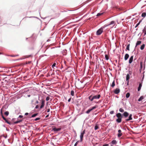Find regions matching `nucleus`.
Segmentation results:
<instances>
[{"label": "nucleus", "instance_id": "f257e3e1", "mask_svg": "<svg viewBox=\"0 0 146 146\" xmlns=\"http://www.w3.org/2000/svg\"><path fill=\"white\" fill-rule=\"evenodd\" d=\"M101 97L100 94H98L97 95L94 96H90L88 97L89 99L91 101H93L94 99H98Z\"/></svg>", "mask_w": 146, "mask_h": 146}, {"label": "nucleus", "instance_id": "f03ea898", "mask_svg": "<svg viewBox=\"0 0 146 146\" xmlns=\"http://www.w3.org/2000/svg\"><path fill=\"white\" fill-rule=\"evenodd\" d=\"M116 115L118 118L116 120V121L118 123H120L121 121V119L123 117L121 114L120 113H118L116 114Z\"/></svg>", "mask_w": 146, "mask_h": 146}, {"label": "nucleus", "instance_id": "7ed1b4c3", "mask_svg": "<svg viewBox=\"0 0 146 146\" xmlns=\"http://www.w3.org/2000/svg\"><path fill=\"white\" fill-rule=\"evenodd\" d=\"M103 27H101L96 32L97 35H100L103 32Z\"/></svg>", "mask_w": 146, "mask_h": 146}, {"label": "nucleus", "instance_id": "20e7f679", "mask_svg": "<svg viewBox=\"0 0 146 146\" xmlns=\"http://www.w3.org/2000/svg\"><path fill=\"white\" fill-rule=\"evenodd\" d=\"M97 108L96 105L92 107L91 108L89 109L86 112V113L88 114L91 111H92L93 110L96 109Z\"/></svg>", "mask_w": 146, "mask_h": 146}, {"label": "nucleus", "instance_id": "39448f33", "mask_svg": "<svg viewBox=\"0 0 146 146\" xmlns=\"http://www.w3.org/2000/svg\"><path fill=\"white\" fill-rule=\"evenodd\" d=\"M115 22L114 21H112L110 24L107 25L106 26H108L110 25H112V27H113L115 24Z\"/></svg>", "mask_w": 146, "mask_h": 146}, {"label": "nucleus", "instance_id": "423d86ee", "mask_svg": "<svg viewBox=\"0 0 146 146\" xmlns=\"http://www.w3.org/2000/svg\"><path fill=\"white\" fill-rule=\"evenodd\" d=\"M120 90L119 88H116L115 90H114V92L115 94H118L120 92Z\"/></svg>", "mask_w": 146, "mask_h": 146}, {"label": "nucleus", "instance_id": "0eeeda50", "mask_svg": "<svg viewBox=\"0 0 146 146\" xmlns=\"http://www.w3.org/2000/svg\"><path fill=\"white\" fill-rule=\"evenodd\" d=\"M61 129V128H56L55 127H54L52 128V130L55 132H57L60 131Z\"/></svg>", "mask_w": 146, "mask_h": 146}, {"label": "nucleus", "instance_id": "6e6552de", "mask_svg": "<svg viewBox=\"0 0 146 146\" xmlns=\"http://www.w3.org/2000/svg\"><path fill=\"white\" fill-rule=\"evenodd\" d=\"M45 101L44 100H42L41 103V105L40 107V109L42 108L44 106V105Z\"/></svg>", "mask_w": 146, "mask_h": 146}, {"label": "nucleus", "instance_id": "1a4fd4ad", "mask_svg": "<svg viewBox=\"0 0 146 146\" xmlns=\"http://www.w3.org/2000/svg\"><path fill=\"white\" fill-rule=\"evenodd\" d=\"M123 115L125 117H126L129 115V114L128 112L125 111L123 113Z\"/></svg>", "mask_w": 146, "mask_h": 146}, {"label": "nucleus", "instance_id": "9d476101", "mask_svg": "<svg viewBox=\"0 0 146 146\" xmlns=\"http://www.w3.org/2000/svg\"><path fill=\"white\" fill-rule=\"evenodd\" d=\"M118 132L119 133L117 135L118 137H120L122 135V133H121V130L119 129L118 130Z\"/></svg>", "mask_w": 146, "mask_h": 146}, {"label": "nucleus", "instance_id": "9b49d317", "mask_svg": "<svg viewBox=\"0 0 146 146\" xmlns=\"http://www.w3.org/2000/svg\"><path fill=\"white\" fill-rule=\"evenodd\" d=\"M133 56H132L130 58L129 60V64H131L133 60Z\"/></svg>", "mask_w": 146, "mask_h": 146}, {"label": "nucleus", "instance_id": "f8f14e48", "mask_svg": "<svg viewBox=\"0 0 146 146\" xmlns=\"http://www.w3.org/2000/svg\"><path fill=\"white\" fill-rule=\"evenodd\" d=\"M132 116V114H130L129 115L128 119H126V121H129V120H132V118L131 117Z\"/></svg>", "mask_w": 146, "mask_h": 146}, {"label": "nucleus", "instance_id": "ddd939ff", "mask_svg": "<svg viewBox=\"0 0 146 146\" xmlns=\"http://www.w3.org/2000/svg\"><path fill=\"white\" fill-rule=\"evenodd\" d=\"M3 119L5 120V122L7 123L8 124H11V123L10 122H9L7 119H6L4 117V116H3Z\"/></svg>", "mask_w": 146, "mask_h": 146}, {"label": "nucleus", "instance_id": "4468645a", "mask_svg": "<svg viewBox=\"0 0 146 146\" xmlns=\"http://www.w3.org/2000/svg\"><path fill=\"white\" fill-rule=\"evenodd\" d=\"M129 56V55L127 54H126L125 56L124 59L125 60H127Z\"/></svg>", "mask_w": 146, "mask_h": 146}, {"label": "nucleus", "instance_id": "2eb2a0df", "mask_svg": "<svg viewBox=\"0 0 146 146\" xmlns=\"http://www.w3.org/2000/svg\"><path fill=\"white\" fill-rule=\"evenodd\" d=\"M130 78V76L129 74H128L126 76V81H128V82H129V80Z\"/></svg>", "mask_w": 146, "mask_h": 146}, {"label": "nucleus", "instance_id": "dca6fc26", "mask_svg": "<svg viewBox=\"0 0 146 146\" xmlns=\"http://www.w3.org/2000/svg\"><path fill=\"white\" fill-rule=\"evenodd\" d=\"M84 134H83L81 133L80 136V140H81V142H82L83 140V138L84 137Z\"/></svg>", "mask_w": 146, "mask_h": 146}, {"label": "nucleus", "instance_id": "f3484780", "mask_svg": "<svg viewBox=\"0 0 146 146\" xmlns=\"http://www.w3.org/2000/svg\"><path fill=\"white\" fill-rule=\"evenodd\" d=\"M142 87V84L141 83H140L139 84V86L138 88V91H139L141 89V87Z\"/></svg>", "mask_w": 146, "mask_h": 146}, {"label": "nucleus", "instance_id": "a211bd4d", "mask_svg": "<svg viewBox=\"0 0 146 146\" xmlns=\"http://www.w3.org/2000/svg\"><path fill=\"white\" fill-rule=\"evenodd\" d=\"M141 43V41H138L136 43V47L138 45H140Z\"/></svg>", "mask_w": 146, "mask_h": 146}, {"label": "nucleus", "instance_id": "6ab92c4d", "mask_svg": "<svg viewBox=\"0 0 146 146\" xmlns=\"http://www.w3.org/2000/svg\"><path fill=\"white\" fill-rule=\"evenodd\" d=\"M144 97L143 96H141L138 99V101H140L142 100L143 99H144Z\"/></svg>", "mask_w": 146, "mask_h": 146}, {"label": "nucleus", "instance_id": "aec40b11", "mask_svg": "<svg viewBox=\"0 0 146 146\" xmlns=\"http://www.w3.org/2000/svg\"><path fill=\"white\" fill-rule=\"evenodd\" d=\"M145 45L144 44H142L141 46V47H140L141 49V50H143L144 49V48H145Z\"/></svg>", "mask_w": 146, "mask_h": 146}, {"label": "nucleus", "instance_id": "412c9836", "mask_svg": "<svg viewBox=\"0 0 146 146\" xmlns=\"http://www.w3.org/2000/svg\"><path fill=\"white\" fill-rule=\"evenodd\" d=\"M146 16V13H143L141 15V16L143 17H145Z\"/></svg>", "mask_w": 146, "mask_h": 146}, {"label": "nucleus", "instance_id": "4be33fe9", "mask_svg": "<svg viewBox=\"0 0 146 146\" xmlns=\"http://www.w3.org/2000/svg\"><path fill=\"white\" fill-rule=\"evenodd\" d=\"M115 85V81L113 80V82L112 84L111 85V87L113 88Z\"/></svg>", "mask_w": 146, "mask_h": 146}, {"label": "nucleus", "instance_id": "5701e85b", "mask_svg": "<svg viewBox=\"0 0 146 146\" xmlns=\"http://www.w3.org/2000/svg\"><path fill=\"white\" fill-rule=\"evenodd\" d=\"M143 32L144 33V35H146V28L145 27L144 29L143 30Z\"/></svg>", "mask_w": 146, "mask_h": 146}, {"label": "nucleus", "instance_id": "b1692460", "mask_svg": "<svg viewBox=\"0 0 146 146\" xmlns=\"http://www.w3.org/2000/svg\"><path fill=\"white\" fill-rule=\"evenodd\" d=\"M111 143L113 144H116L117 143V142L116 140H113L111 141Z\"/></svg>", "mask_w": 146, "mask_h": 146}, {"label": "nucleus", "instance_id": "393cba45", "mask_svg": "<svg viewBox=\"0 0 146 146\" xmlns=\"http://www.w3.org/2000/svg\"><path fill=\"white\" fill-rule=\"evenodd\" d=\"M130 95V93H127L126 95V98H128Z\"/></svg>", "mask_w": 146, "mask_h": 146}, {"label": "nucleus", "instance_id": "a878e982", "mask_svg": "<svg viewBox=\"0 0 146 146\" xmlns=\"http://www.w3.org/2000/svg\"><path fill=\"white\" fill-rule=\"evenodd\" d=\"M130 44H129L127 46L126 49L127 50L129 51L130 50L129 49V46H130Z\"/></svg>", "mask_w": 146, "mask_h": 146}, {"label": "nucleus", "instance_id": "bb28decb", "mask_svg": "<svg viewBox=\"0 0 146 146\" xmlns=\"http://www.w3.org/2000/svg\"><path fill=\"white\" fill-rule=\"evenodd\" d=\"M119 111L123 113L124 112V110L122 108H120L119 109Z\"/></svg>", "mask_w": 146, "mask_h": 146}, {"label": "nucleus", "instance_id": "cd10ccee", "mask_svg": "<svg viewBox=\"0 0 146 146\" xmlns=\"http://www.w3.org/2000/svg\"><path fill=\"white\" fill-rule=\"evenodd\" d=\"M4 114L6 116H7L9 114V112L8 111H6L5 112Z\"/></svg>", "mask_w": 146, "mask_h": 146}, {"label": "nucleus", "instance_id": "c85d7f7f", "mask_svg": "<svg viewBox=\"0 0 146 146\" xmlns=\"http://www.w3.org/2000/svg\"><path fill=\"white\" fill-rule=\"evenodd\" d=\"M105 58L106 60H108L109 59V56L107 54H106L105 55Z\"/></svg>", "mask_w": 146, "mask_h": 146}, {"label": "nucleus", "instance_id": "c756f323", "mask_svg": "<svg viewBox=\"0 0 146 146\" xmlns=\"http://www.w3.org/2000/svg\"><path fill=\"white\" fill-rule=\"evenodd\" d=\"M103 14V13H99L97 14V16H100L102 15Z\"/></svg>", "mask_w": 146, "mask_h": 146}, {"label": "nucleus", "instance_id": "7c9ffc66", "mask_svg": "<svg viewBox=\"0 0 146 146\" xmlns=\"http://www.w3.org/2000/svg\"><path fill=\"white\" fill-rule=\"evenodd\" d=\"M71 95L72 96H74V91H73V90H72L71 91Z\"/></svg>", "mask_w": 146, "mask_h": 146}, {"label": "nucleus", "instance_id": "2f4dec72", "mask_svg": "<svg viewBox=\"0 0 146 146\" xmlns=\"http://www.w3.org/2000/svg\"><path fill=\"white\" fill-rule=\"evenodd\" d=\"M38 115V113H35V114H33V115H32L31 116L32 117H35L37 115Z\"/></svg>", "mask_w": 146, "mask_h": 146}, {"label": "nucleus", "instance_id": "473e14b6", "mask_svg": "<svg viewBox=\"0 0 146 146\" xmlns=\"http://www.w3.org/2000/svg\"><path fill=\"white\" fill-rule=\"evenodd\" d=\"M32 56L31 55H27L25 56L26 58H28L30 57H32Z\"/></svg>", "mask_w": 146, "mask_h": 146}, {"label": "nucleus", "instance_id": "72a5a7b5", "mask_svg": "<svg viewBox=\"0 0 146 146\" xmlns=\"http://www.w3.org/2000/svg\"><path fill=\"white\" fill-rule=\"evenodd\" d=\"M0 113H1V116L3 118V113H2V109H1V110Z\"/></svg>", "mask_w": 146, "mask_h": 146}, {"label": "nucleus", "instance_id": "f704fd0d", "mask_svg": "<svg viewBox=\"0 0 146 146\" xmlns=\"http://www.w3.org/2000/svg\"><path fill=\"white\" fill-rule=\"evenodd\" d=\"M98 128V127L97 125H96L95 126V130H96Z\"/></svg>", "mask_w": 146, "mask_h": 146}, {"label": "nucleus", "instance_id": "c9c22d12", "mask_svg": "<svg viewBox=\"0 0 146 146\" xmlns=\"http://www.w3.org/2000/svg\"><path fill=\"white\" fill-rule=\"evenodd\" d=\"M50 99V97L49 96L47 97L46 98V100L48 101Z\"/></svg>", "mask_w": 146, "mask_h": 146}, {"label": "nucleus", "instance_id": "e433bc0d", "mask_svg": "<svg viewBox=\"0 0 146 146\" xmlns=\"http://www.w3.org/2000/svg\"><path fill=\"white\" fill-rule=\"evenodd\" d=\"M140 22H141V21H140L137 24V25H136V26L135 27V28L137 27L139 25Z\"/></svg>", "mask_w": 146, "mask_h": 146}, {"label": "nucleus", "instance_id": "4c0bfd02", "mask_svg": "<svg viewBox=\"0 0 146 146\" xmlns=\"http://www.w3.org/2000/svg\"><path fill=\"white\" fill-rule=\"evenodd\" d=\"M79 142V141H77L74 144V146H76Z\"/></svg>", "mask_w": 146, "mask_h": 146}, {"label": "nucleus", "instance_id": "58836bf2", "mask_svg": "<svg viewBox=\"0 0 146 146\" xmlns=\"http://www.w3.org/2000/svg\"><path fill=\"white\" fill-rule=\"evenodd\" d=\"M114 111H110V113L111 114H112L114 113Z\"/></svg>", "mask_w": 146, "mask_h": 146}, {"label": "nucleus", "instance_id": "ea45409f", "mask_svg": "<svg viewBox=\"0 0 146 146\" xmlns=\"http://www.w3.org/2000/svg\"><path fill=\"white\" fill-rule=\"evenodd\" d=\"M31 61L26 62V64H30L31 63Z\"/></svg>", "mask_w": 146, "mask_h": 146}, {"label": "nucleus", "instance_id": "a19ab883", "mask_svg": "<svg viewBox=\"0 0 146 146\" xmlns=\"http://www.w3.org/2000/svg\"><path fill=\"white\" fill-rule=\"evenodd\" d=\"M19 56V55L18 54H17V55H10V56H11V57H14V56Z\"/></svg>", "mask_w": 146, "mask_h": 146}, {"label": "nucleus", "instance_id": "79ce46f5", "mask_svg": "<svg viewBox=\"0 0 146 146\" xmlns=\"http://www.w3.org/2000/svg\"><path fill=\"white\" fill-rule=\"evenodd\" d=\"M56 65V63H54L53 64V65H52V68H53V67H54V66H55Z\"/></svg>", "mask_w": 146, "mask_h": 146}, {"label": "nucleus", "instance_id": "37998d69", "mask_svg": "<svg viewBox=\"0 0 146 146\" xmlns=\"http://www.w3.org/2000/svg\"><path fill=\"white\" fill-rule=\"evenodd\" d=\"M85 131H86V130H85V129H84V130L83 131V132H82V133H82V134H84V133H85Z\"/></svg>", "mask_w": 146, "mask_h": 146}, {"label": "nucleus", "instance_id": "c03bdc74", "mask_svg": "<svg viewBox=\"0 0 146 146\" xmlns=\"http://www.w3.org/2000/svg\"><path fill=\"white\" fill-rule=\"evenodd\" d=\"M40 119V118L39 117L36 118L35 119V120L37 121L38 120Z\"/></svg>", "mask_w": 146, "mask_h": 146}, {"label": "nucleus", "instance_id": "a18cd8bd", "mask_svg": "<svg viewBox=\"0 0 146 146\" xmlns=\"http://www.w3.org/2000/svg\"><path fill=\"white\" fill-rule=\"evenodd\" d=\"M102 146H109L108 144H105L104 145Z\"/></svg>", "mask_w": 146, "mask_h": 146}, {"label": "nucleus", "instance_id": "49530a36", "mask_svg": "<svg viewBox=\"0 0 146 146\" xmlns=\"http://www.w3.org/2000/svg\"><path fill=\"white\" fill-rule=\"evenodd\" d=\"M39 106H38V105H37L35 107V108H36V109H37L38 108Z\"/></svg>", "mask_w": 146, "mask_h": 146}, {"label": "nucleus", "instance_id": "de8ad7c7", "mask_svg": "<svg viewBox=\"0 0 146 146\" xmlns=\"http://www.w3.org/2000/svg\"><path fill=\"white\" fill-rule=\"evenodd\" d=\"M140 66L142 68V62H141L140 63Z\"/></svg>", "mask_w": 146, "mask_h": 146}, {"label": "nucleus", "instance_id": "09e8293b", "mask_svg": "<svg viewBox=\"0 0 146 146\" xmlns=\"http://www.w3.org/2000/svg\"><path fill=\"white\" fill-rule=\"evenodd\" d=\"M22 121V120H20L18 121L17 122H18V123H20Z\"/></svg>", "mask_w": 146, "mask_h": 146}, {"label": "nucleus", "instance_id": "8fccbe9b", "mask_svg": "<svg viewBox=\"0 0 146 146\" xmlns=\"http://www.w3.org/2000/svg\"><path fill=\"white\" fill-rule=\"evenodd\" d=\"M19 117H20V118H22L23 117V116L22 115H20L19 116Z\"/></svg>", "mask_w": 146, "mask_h": 146}, {"label": "nucleus", "instance_id": "3c124183", "mask_svg": "<svg viewBox=\"0 0 146 146\" xmlns=\"http://www.w3.org/2000/svg\"><path fill=\"white\" fill-rule=\"evenodd\" d=\"M18 123V122H17V121H15L14 122V124H17Z\"/></svg>", "mask_w": 146, "mask_h": 146}, {"label": "nucleus", "instance_id": "603ef678", "mask_svg": "<svg viewBox=\"0 0 146 146\" xmlns=\"http://www.w3.org/2000/svg\"><path fill=\"white\" fill-rule=\"evenodd\" d=\"M50 111V110L49 109H47V112H49Z\"/></svg>", "mask_w": 146, "mask_h": 146}, {"label": "nucleus", "instance_id": "864d4df0", "mask_svg": "<svg viewBox=\"0 0 146 146\" xmlns=\"http://www.w3.org/2000/svg\"><path fill=\"white\" fill-rule=\"evenodd\" d=\"M38 101H37V100L36 101V103H35L36 104H38Z\"/></svg>", "mask_w": 146, "mask_h": 146}, {"label": "nucleus", "instance_id": "5fc2aeb1", "mask_svg": "<svg viewBox=\"0 0 146 146\" xmlns=\"http://www.w3.org/2000/svg\"><path fill=\"white\" fill-rule=\"evenodd\" d=\"M71 98H69V99L68 100V102H70V100H71Z\"/></svg>", "mask_w": 146, "mask_h": 146}, {"label": "nucleus", "instance_id": "6e6d98bb", "mask_svg": "<svg viewBox=\"0 0 146 146\" xmlns=\"http://www.w3.org/2000/svg\"><path fill=\"white\" fill-rule=\"evenodd\" d=\"M28 114V113H26L25 114V115H27Z\"/></svg>", "mask_w": 146, "mask_h": 146}, {"label": "nucleus", "instance_id": "4d7b16f0", "mask_svg": "<svg viewBox=\"0 0 146 146\" xmlns=\"http://www.w3.org/2000/svg\"><path fill=\"white\" fill-rule=\"evenodd\" d=\"M48 116H49L48 115H47L46 116V117H48Z\"/></svg>", "mask_w": 146, "mask_h": 146}, {"label": "nucleus", "instance_id": "13d9d810", "mask_svg": "<svg viewBox=\"0 0 146 146\" xmlns=\"http://www.w3.org/2000/svg\"><path fill=\"white\" fill-rule=\"evenodd\" d=\"M28 97H30V95H28L27 96Z\"/></svg>", "mask_w": 146, "mask_h": 146}, {"label": "nucleus", "instance_id": "bf43d9fd", "mask_svg": "<svg viewBox=\"0 0 146 146\" xmlns=\"http://www.w3.org/2000/svg\"><path fill=\"white\" fill-rule=\"evenodd\" d=\"M129 84V82H128V81H127V85H128Z\"/></svg>", "mask_w": 146, "mask_h": 146}, {"label": "nucleus", "instance_id": "052dcab7", "mask_svg": "<svg viewBox=\"0 0 146 146\" xmlns=\"http://www.w3.org/2000/svg\"><path fill=\"white\" fill-rule=\"evenodd\" d=\"M95 103H98V102H95Z\"/></svg>", "mask_w": 146, "mask_h": 146}, {"label": "nucleus", "instance_id": "680f3d73", "mask_svg": "<svg viewBox=\"0 0 146 146\" xmlns=\"http://www.w3.org/2000/svg\"><path fill=\"white\" fill-rule=\"evenodd\" d=\"M1 54V53H0V54Z\"/></svg>", "mask_w": 146, "mask_h": 146}, {"label": "nucleus", "instance_id": "e2e57ef3", "mask_svg": "<svg viewBox=\"0 0 146 146\" xmlns=\"http://www.w3.org/2000/svg\"><path fill=\"white\" fill-rule=\"evenodd\" d=\"M111 146H113L111 145Z\"/></svg>", "mask_w": 146, "mask_h": 146}]
</instances>
